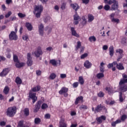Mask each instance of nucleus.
<instances>
[{"label":"nucleus","instance_id":"nucleus-32","mask_svg":"<svg viewBox=\"0 0 127 127\" xmlns=\"http://www.w3.org/2000/svg\"><path fill=\"white\" fill-rule=\"evenodd\" d=\"M24 125V120H21L19 121L18 123V125L17 127H23V126Z\"/></svg>","mask_w":127,"mask_h":127},{"label":"nucleus","instance_id":"nucleus-51","mask_svg":"<svg viewBox=\"0 0 127 127\" xmlns=\"http://www.w3.org/2000/svg\"><path fill=\"white\" fill-rule=\"evenodd\" d=\"M22 39L23 40H25L26 41H28V35H24L22 36Z\"/></svg>","mask_w":127,"mask_h":127},{"label":"nucleus","instance_id":"nucleus-62","mask_svg":"<svg viewBox=\"0 0 127 127\" xmlns=\"http://www.w3.org/2000/svg\"><path fill=\"white\" fill-rule=\"evenodd\" d=\"M6 59L3 56H0V62L1 61H5Z\"/></svg>","mask_w":127,"mask_h":127},{"label":"nucleus","instance_id":"nucleus-63","mask_svg":"<svg viewBox=\"0 0 127 127\" xmlns=\"http://www.w3.org/2000/svg\"><path fill=\"white\" fill-rule=\"evenodd\" d=\"M12 0H6V4H10V3H12Z\"/></svg>","mask_w":127,"mask_h":127},{"label":"nucleus","instance_id":"nucleus-50","mask_svg":"<svg viewBox=\"0 0 127 127\" xmlns=\"http://www.w3.org/2000/svg\"><path fill=\"white\" fill-rule=\"evenodd\" d=\"M127 119V116L126 114H124L121 117V121L123 122L126 121Z\"/></svg>","mask_w":127,"mask_h":127},{"label":"nucleus","instance_id":"nucleus-17","mask_svg":"<svg viewBox=\"0 0 127 127\" xmlns=\"http://www.w3.org/2000/svg\"><path fill=\"white\" fill-rule=\"evenodd\" d=\"M119 8V2L116 1L111 6V10H117Z\"/></svg>","mask_w":127,"mask_h":127},{"label":"nucleus","instance_id":"nucleus-45","mask_svg":"<svg viewBox=\"0 0 127 127\" xmlns=\"http://www.w3.org/2000/svg\"><path fill=\"white\" fill-rule=\"evenodd\" d=\"M67 3L66 2L62 3L61 4V8L62 9V10H64L65 8H66V5Z\"/></svg>","mask_w":127,"mask_h":127},{"label":"nucleus","instance_id":"nucleus-21","mask_svg":"<svg viewBox=\"0 0 127 127\" xmlns=\"http://www.w3.org/2000/svg\"><path fill=\"white\" fill-rule=\"evenodd\" d=\"M84 66L86 68V69H90L92 67V63H90L89 61H86L84 64Z\"/></svg>","mask_w":127,"mask_h":127},{"label":"nucleus","instance_id":"nucleus-49","mask_svg":"<svg viewBox=\"0 0 127 127\" xmlns=\"http://www.w3.org/2000/svg\"><path fill=\"white\" fill-rule=\"evenodd\" d=\"M111 21L112 22H117V23H119L120 22V19L118 18H112L111 19Z\"/></svg>","mask_w":127,"mask_h":127},{"label":"nucleus","instance_id":"nucleus-33","mask_svg":"<svg viewBox=\"0 0 127 127\" xmlns=\"http://www.w3.org/2000/svg\"><path fill=\"white\" fill-rule=\"evenodd\" d=\"M41 123V119L39 118H36L34 120V124L35 125H39Z\"/></svg>","mask_w":127,"mask_h":127},{"label":"nucleus","instance_id":"nucleus-56","mask_svg":"<svg viewBox=\"0 0 127 127\" xmlns=\"http://www.w3.org/2000/svg\"><path fill=\"white\" fill-rule=\"evenodd\" d=\"M105 90L108 92L109 94H111V93H112V89H111V87H106L105 88Z\"/></svg>","mask_w":127,"mask_h":127},{"label":"nucleus","instance_id":"nucleus-64","mask_svg":"<svg viewBox=\"0 0 127 127\" xmlns=\"http://www.w3.org/2000/svg\"><path fill=\"white\" fill-rule=\"evenodd\" d=\"M81 24L83 25V26L86 25V24H87V21H82Z\"/></svg>","mask_w":127,"mask_h":127},{"label":"nucleus","instance_id":"nucleus-7","mask_svg":"<svg viewBox=\"0 0 127 127\" xmlns=\"http://www.w3.org/2000/svg\"><path fill=\"white\" fill-rule=\"evenodd\" d=\"M116 53L119 54L117 59V61L118 62H120V61H121V59H122L124 57V50L121 49H117L116 50Z\"/></svg>","mask_w":127,"mask_h":127},{"label":"nucleus","instance_id":"nucleus-30","mask_svg":"<svg viewBox=\"0 0 127 127\" xmlns=\"http://www.w3.org/2000/svg\"><path fill=\"white\" fill-rule=\"evenodd\" d=\"M3 92L5 95H7V94L9 93V87L7 86H6L4 87Z\"/></svg>","mask_w":127,"mask_h":127},{"label":"nucleus","instance_id":"nucleus-61","mask_svg":"<svg viewBox=\"0 0 127 127\" xmlns=\"http://www.w3.org/2000/svg\"><path fill=\"white\" fill-rule=\"evenodd\" d=\"M36 73L37 76H40V75H41V70H36Z\"/></svg>","mask_w":127,"mask_h":127},{"label":"nucleus","instance_id":"nucleus-15","mask_svg":"<svg viewBox=\"0 0 127 127\" xmlns=\"http://www.w3.org/2000/svg\"><path fill=\"white\" fill-rule=\"evenodd\" d=\"M115 64L118 70H125V67L122 63L118 64V62H115Z\"/></svg>","mask_w":127,"mask_h":127},{"label":"nucleus","instance_id":"nucleus-10","mask_svg":"<svg viewBox=\"0 0 127 127\" xmlns=\"http://www.w3.org/2000/svg\"><path fill=\"white\" fill-rule=\"evenodd\" d=\"M9 40H17V35L14 31H11L9 35Z\"/></svg>","mask_w":127,"mask_h":127},{"label":"nucleus","instance_id":"nucleus-25","mask_svg":"<svg viewBox=\"0 0 127 127\" xmlns=\"http://www.w3.org/2000/svg\"><path fill=\"white\" fill-rule=\"evenodd\" d=\"M15 82L17 84V85H21V84H22V80H21L20 77L18 76L16 77Z\"/></svg>","mask_w":127,"mask_h":127},{"label":"nucleus","instance_id":"nucleus-14","mask_svg":"<svg viewBox=\"0 0 127 127\" xmlns=\"http://www.w3.org/2000/svg\"><path fill=\"white\" fill-rule=\"evenodd\" d=\"M39 33L40 35H41V36H43V35L44 34V25H43V24L41 23L40 24V25H39Z\"/></svg>","mask_w":127,"mask_h":127},{"label":"nucleus","instance_id":"nucleus-12","mask_svg":"<svg viewBox=\"0 0 127 127\" xmlns=\"http://www.w3.org/2000/svg\"><path fill=\"white\" fill-rule=\"evenodd\" d=\"M34 53L36 57H40V56L43 54V52H42V50H41V47H38L37 48V50L35 51Z\"/></svg>","mask_w":127,"mask_h":127},{"label":"nucleus","instance_id":"nucleus-3","mask_svg":"<svg viewBox=\"0 0 127 127\" xmlns=\"http://www.w3.org/2000/svg\"><path fill=\"white\" fill-rule=\"evenodd\" d=\"M34 10L35 11H37V13L36 14L35 16L37 18H40V16H41V13L43 11V6L42 5L40 6H36Z\"/></svg>","mask_w":127,"mask_h":127},{"label":"nucleus","instance_id":"nucleus-23","mask_svg":"<svg viewBox=\"0 0 127 127\" xmlns=\"http://www.w3.org/2000/svg\"><path fill=\"white\" fill-rule=\"evenodd\" d=\"M115 49H114V46H110L109 47V55H110L111 57H113Z\"/></svg>","mask_w":127,"mask_h":127},{"label":"nucleus","instance_id":"nucleus-18","mask_svg":"<svg viewBox=\"0 0 127 127\" xmlns=\"http://www.w3.org/2000/svg\"><path fill=\"white\" fill-rule=\"evenodd\" d=\"M106 120H107V118L104 115L96 118L97 122L99 123V124H102V123H103V121H106Z\"/></svg>","mask_w":127,"mask_h":127},{"label":"nucleus","instance_id":"nucleus-59","mask_svg":"<svg viewBox=\"0 0 127 127\" xmlns=\"http://www.w3.org/2000/svg\"><path fill=\"white\" fill-rule=\"evenodd\" d=\"M6 125V122L4 121H1L0 122V127H4Z\"/></svg>","mask_w":127,"mask_h":127},{"label":"nucleus","instance_id":"nucleus-19","mask_svg":"<svg viewBox=\"0 0 127 127\" xmlns=\"http://www.w3.org/2000/svg\"><path fill=\"white\" fill-rule=\"evenodd\" d=\"M70 31L71 32V34L73 35V36H75V37L79 38L80 37V35L77 33V32H76V30H75V28L74 27H71L70 28Z\"/></svg>","mask_w":127,"mask_h":127},{"label":"nucleus","instance_id":"nucleus-8","mask_svg":"<svg viewBox=\"0 0 127 127\" xmlns=\"http://www.w3.org/2000/svg\"><path fill=\"white\" fill-rule=\"evenodd\" d=\"M75 14L73 15V24L74 25H77L79 24V21H80V17H79V15H78V12H75Z\"/></svg>","mask_w":127,"mask_h":127},{"label":"nucleus","instance_id":"nucleus-55","mask_svg":"<svg viewBox=\"0 0 127 127\" xmlns=\"http://www.w3.org/2000/svg\"><path fill=\"white\" fill-rule=\"evenodd\" d=\"M78 86H79V83L78 82H74L72 84L73 88H77Z\"/></svg>","mask_w":127,"mask_h":127},{"label":"nucleus","instance_id":"nucleus-5","mask_svg":"<svg viewBox=\"0 0 127 127\" xmlns=\"http://www.w3.org/2000/svg\"><path fill=\"white\" fill-rule=\"evenodd\" d=\"M103 109L104 111L107 110V108L103 105H102V104L98 105L95 109V113L96 114V113H100L102 112Z\"/></svg>","mask_w":127,"mask_h":127},{"label":"nucleus","instance_id":"nucleus-29","mask_svg":"<svg viewBox=\"0 0 127 127\" xmlns=\"http://www.w3.org/2000/svg\"><path fill=\"white\" fill-rule=\"evenodd\" d=\"M116 1H117L116 0H104V1L106 4H109V5H111L112 3H114L115 2H116Z\"/></svg>","mask_w":127,"mask_h":127},{"label":"nucleus","instance_id":"nucleus-39","mask_svg":"<svg viewBox=\"0 0 127 127\" xmlns=\"http://www.w3.org/2000/svg\"><path fill=\"white\" fill-rule=\"evenodd\" d=\"M32 59H27V64L28 66H32L33 64Z\"/></svg>","mask_w":127,"mask_h":127},{"label":"nucleus","instance_id":"nucleus-52","mask_svg":"<svg viewBox=\"0 0 127 127\" xmlns=\"http://www.w3.org/2000/svg\"><path fill=\"white\" fill-rule=\"evenodd\" d=\"M79 109L80 110H87L88 109V107L86 105H82Z\"/></svg>","mask_w":127,"mask_h":127},{"label":"nucleus","instance_id":"nucleus-37","mask_svg":"<svg viewBox=\"0 0 127 127\" xmlns=\"http://www.w3.org/2000/svg\"><path fill=\"white\" fill-rule=\"evenodd\" d=\"M50 64H52L53 66H57V62L55 60H51L50 61Z\"/></svg>","mask_w":127,"mask_h":127},{"label":"nucleus","instance_id":"nucleus-22","mask_svg":"<svg viewBox=\"0 0 127 127\" xmlns=\"http://www.w3.org/2000/svg\"><path fill=\"white\" fill-rule=\"evenodd\" d=\"M25 27L29 31H31L32 29H33V27H32V25L29 22L26 23Z\"/></svg>","mask_w":127,"mask_h":127},{"label":"nucleus","instance_id":"nucleus-16","mask_svg":"<svg viewBox=\"0 0 127 127\" xmlns=\"http://www.w3.org/2000/svg\"><path fill=\"white\" fill-rule=\"evenodd\" d=\"M70 6L75 10V13L77 12L78 9H80V6L77 3H71Z\"/></svg>","mask_w":127,"mask_h":127},{"label":"nucleus","instance_id":"nucleus-44","mask_svg":"<svg viewBox=\"0 0 127 127\" xmlns=\"http://www.w3.org/2000/svg\"><path fill=\"white\" fill-rule=\"evenodd\" d=\"M110 9H111V6H110L109 5V4H106L104 6V9L105 10H106V11H108L110 10Z\"/></svg>","mask_w":127,"mask_h":127},{"label":"nucleus","instance_id":"nucleus-38","mask_svg":"<svg viewBox=\"0 0 127 127\" xmlns=\"http://www.w3.org/2000/svg\"><path fill=\"white\" fill-rule=\"evenodd\" d=\"M124 100H125V99L123 97V93H122V92H119V101L120 103H123Z\"/></svg>","mask_w":127,"mask_h":127},{"label":"nucleus","instance_id":"nucleus-34","mask_svg":"<svg viewBox=\"0 0 127 127\" xmlns=\"http://www.w3.org/2000/svg\"><path fill=\"white\" fill-rule=\"evenodd\" d=\"M81 46H82V44L81 43V42L79 41L77 42V45L76 46L75 51H77V50H79V48H81Z\"/></svg>","mask_w":127,"mask_h":127},{"label":"nucleus","instance_id":"nucleus-2","mask_svg":"<svg viewBox=\"0 0 127 127\" xmlns=\"http://www.w3.org/2000/svg\"><path fill=\"white\" fill-rule=\"evenodd\" d=\"M17 111V108L16 106L8 107L6 112V115L9 118H12L16 114Z\"/></svg>","mask_w":127,"mask_h":127},{"label":"nucleus","instance_id":"nucleus-54","mask_svg":"<svg viewBox=\"0 0 127 127\" xmlns=\"http://www.w3.org/2000/svg\"><path fill=\"white\" fill-rule=\"evenodd\" d=\"M50 118H51V115H50V114L48 113L45 115V118L47 119V120H49Z\"/></svg>","mask_w":127,"mask_h":127},{"label":"nucleus","instance_id":"nucleus-57","mask_svg":"<svg viewBox=\"0 0 127 127\" xmlns=\"http://www.w3.org/2000/svg\"><path fill=\"white\" fill-rule=\"evenodd\" d=\"M88 57V54L85 53L83 55H82L80 57L81 59H84V58H86V57Z\"/></svg>","mask_w":127,"mask_h":127},{"label":"nucleus","instance_id":"nucleus-28","mask_svg":"<svg viewBox=\"0 0 127 127\" xmlns=\"http://www.w3.org/2000/svg\"><path fill=\"white\" fill-rule=\"evenodd\" d=\"M88 22H92V21L95 19V17L93 15L89 14L88 15Z\"/></svg>","mask_w":127,"mask_h":127},{"label":"nucleus","instance_id":"nucleus-58","mask_svg":"<svg viewBox=\"0 0 127 127\" xmlns=\"http://www.w3.org/2000/svg\"><path fill=\"white\" fill-rule=\"evenodd\" d=\"M81 1H82V3L84 4H88L90 2V0H81Z\"/></svg>","mask_w":127,"mask_h":127},{"label":"nucleus","instance_id":"nucleus-11","mask_svg":"<svg viewBox=\"0 0 127 127\" xmlns=\"http://www.w3.org/2000/svg\"><path fill=\"white\" fill-rule=\"evenodd\" d=\"M9 73V68L7 67L3 68L2 71L0 73V77H5Z\"/></svg>","mask_w":127,"mask_h":127},{"label":"nucleus","instance_id":"nucleus-1","mask_svg":"<svg viewBox=\"0 0 127 127\" xmlns=\"http://www.w3.org/2000/svg\"><path fill=\"white\" fill-rule=\"evenodd\" d=\"M123 78L119 82V91L120 93H125L127 91V75L124 73L122 74Z\"/></svg>","mask_w":127,"mask_h":127},{"label":"nucleus","instance_id":"nucleus-4","mask_svg":"<svg viewBox=\"0 0 127 127\" xmlns=\"http://www.w3.org/2000/svg\"><path fill=\"white\" fill-rule=\"evenodd\" d=\"M69 89L66 87H63L59 91L60 95H64V97H67L68 95V91Z\"/></svg>","mask_w":127,"mask_h":127},{"label":"nucleus","instance_id":"nucleus-40","mask_svg":"<svg viewBox=\"0 0 127 127\" xmlns=\"http://www.w3.org/2000/svg\"><path fill=\"white\" fill-rule=\"evenodd\" d=\"M89 40L90 41V42H95L96 41L97 39H96L95 37L94 36H90L89 38Z\"/></svg>","mask_w":127,"mask_h":127},{"label":"nucleus","instance_id":"nucleus-60","mask_svg":"<svg viewBox=\"0 0 127 127\" xmlns=\"http://www.w3.org/2000/svg\"><path fill=\"white\" fill-rule=\"evenodd\" d=\"M60 77L61 78H62V79H65V78L67 77V75H66V74L62 73L61 74Z\"/></svg>","mask_w":127,"mask_h":127},{"label":"nucleus","instance_id":"nucleus-36","mask_svg":"<svg viewBox=\"0 0 127 127\" xmlns=\"http://www.w3.org/2000/svg\"><path fill=\"white\" fill-rule=\"evenodd\" d=\"M56 74L54 73V72L51 73L50 76H49V79L50 80H54L55 78H56Z\"/></svg>","mask_w":127,"mask_h":127},{"label":"nucleus","instance_id":"nucleus-53","mask_svg":"<svg viewBox=\"0 0 127 127\" xmlns=\"http://www.w3.org/2000/svg\"><path fill=\"white\" fill-rule=\"evenodd\" d=\"M12 14V13L11 12V11H9L7 14H6L5 15V17L6 18H8V17H9V16H10V15Z\"/></svg>","mask_w":127,"mask_h":127},{"label":"nucleus","instance_id":"nucleus-26","mask_svg":"<svg viewBox=\"0 0 127 127\" xmlns=\"http://www.w3.org/2000/svg\"><path fill=\"white\" fill-rule=\"evenodd\" d=\"M15 66L16 67V68H21L24 66V63H20L19 61V63H15Z\"/></svg>","mask_w":127,"mask_h":127},{"label":"nucleus","instance_id":"nucleus-9","mask_svg":"<svg viewBox=\"0 0 127 127\" xmlns=\"http://www.w3.org/2000/svg\"><path fill=\"white\" fill-rule=\"evenodd\" d=\"M29 98L32 100V103L33 104H34L37 100V97H36V93L33 92H29Z\"/></svg>","mask_w":127,"mask_h":127},{"label":"nucleus","instance_id":"nucleus-24","mask_svg":"<svg viewBox=\"0 0 127 127\" xmlns=\"http://www.w3.org/2000/svg\"><path fill=\"white\" fill-rule=\"evenodd\" d=\"M116 64H115V62H114L113 63H111V64H109L108 65L107 67L109 69H110V68H112V71H116Z\"/></svg>","mask_w":127,"mask_h":127},{"label":"nucleus","instance_id":"nucleus-47","mask_svg":"<svg viewBox=\"0 0 127 127\" xmlns=\"http://www.w3.org/2000/svg\"><path fill=\"white\" fill-rule=\"evenodd\" d=\"M48 108V105L46 103H43L42 105L41 109L42 110H45V109H47Z\"/></svg>","mask_w":127,"mask_h":127},{"label":"nucleus","instance_id":"nucleus-46","mask_svg":"<svg viewBox=\"0 0 127 127\" xmlns=\"http://www.w3.org/2000/svg\"><path fill=\"white\" fill-rule=\"evenodd\" d=\"M18 16H19L20 18H23V17H25V16H26V15L21 12H19L18 13Z\"/></svg>","mask_w":127,"mask_h":127},{"label":"nucleus","instance_id":"nucleus-13","mask_svg":"<svg viewBox=\"0 0 127 127\" xmlns=\"http://www.w3.org/2000/svg\"><path fill=\"white\" fill-rule=\"evenodd\" d=\"M59 127H67L68 124H67V122H65L64 119H62L61 121L59 122Z\"/></svg>","mask_w":127,"mask_h":127},{"label":"nucleus","instance_id":"nucleus-41","mask_svg":"<svg viewBox=\"0 0 127 127\" xmlns=\"http://www.w3.org/2000/svg\"><path fill=\"white\" fill-rule=\"evenodd\" d=\"M79 82L80 83V85H84V78H83L82 76H79Z\"/></svg>","mask_w":127,"mask_h":127},{"label":"nucleus","instance_id":"nucleus-42","mask_svg":"<svg viewBox=\"0 0 127 127\" xmlns=\"http://www.w3.org/2000/svg\"><path fill=\"white\" fill-rule=\"evenodd\" d=\"M97 95L99 98H104V97L105 96V93L103 92V91H100L97 94Z\"/></svg>","mask_w":127,"mask_h":127},{"label":"nucleus","instance_id":"nucleus-35","mask_svg":"<svg viewBox=\"0 0 127 127\" xmlns=\"http://www.w3.org/2000/svg\"><path fill=\"white\" fill-rule=\"evenodd\" d=\"M24 113L26 117H28V116H29V109L27 108H25Z\"/></svg>","mask_w":127,"mask_h":127},{"label":"nucleus","instance_id":"nucleus-27","mask_svg":"<svg viewBox=\"0 0 127 127\" xmlns=\"http://www.w3.org/2000/svg\"><path fill=\"white\" fill-rule=\"evenodd\" d=\"M41 88V87L40 86V85H37L36 86L34 87L32 89V92H39V91H40Z\"/></svg>","mask_w":127,"mask_h":127},{"label":"nucleus","instance_id":"nucleus-43","mask_svg":"<svg viewBox=\"0 0 127 127\" xmlns=\"http://www.w3.org/2000/svg\"><path fill=\"white\" fill-rule=\"evenodd\" d=\"M104 75L103 73H99L96 75L97 79H101V78L104 77Z\"/></svg>","mask_w":127,"mask_h":127},{"label":"nucleus","instance_id":"nucleus-20","mask_svg":"<svg viewBox=\"0 0 127 127\" xmlns=\"http://www.w3.org/2000/svg\"><path fill=\"white\" fill-rule=\"evenodd\" d=\"M84 100V97L83 96H79L77 98H76L74 104L75 105H78L79 104V102H81V103H83V101Z\"/></svg>","mask_w":127,"mask_h":127},{"label":"nucleus","instance_id":"nucleus-48","mask_svg":"<svg viewBox=\"0 0 127 127\" xmlns=\"http://www.w3.org/2000/svg\"><path fill=\"white\" fill-rule=\"evenodd\" d=\"M121 43L124 45H126L127 44V38H123L121 40Z\"/></svg>","mask_w":127,"mask_h":127},{"label":"nucleus","instance_id":"nucleus-31","mask_svg":"<svg viewBox=\"0 0 127 127\" xmlns=\"http://www.w3.org/2000/svg\"><path fill=\"white\" fill-rule=\"evenodd\" d=\"M13 60L15 63H18L19 60H18V57L16 55H13Z\"/></svg>","mask_w":127,"mask_h":127},{"label":"nucleus","instance_id":"nucleus-6","mask_svg":"<svg viewBox=\"0 0 127 127\" xmlns=\"http://www.w3.org/2000/svg\"><path fill=\"white\" fill-rule=\"evenodd\" d=\"M42 103L43 102L41 100H39L38 102H37L35 106V109H34V113H37V112L40 110Z\"/></svg>","mask_w":127,"mask_h":127}]
</instances>
